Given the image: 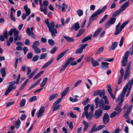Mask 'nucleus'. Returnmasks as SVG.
Returning <instances> with one entry per match:
<instances>
[{
    "label": "nucleus",
    "mask_w": 133,
    "mask_h": 133,
    "mask_svg": "<svg viewBox=\"0 0 133 133\" xmlns=\"http://www.w3.org/2000/svg\"><path fill=\"white\" fill-rule=\"evenodd\" d=\"M117 45V42H115L112 43L111 46V48L112 50H114L116 48Z\"/></svg>",
    "instance_id": "nucleus-34"
},
{
    "label": "nucleus",
    "mask_w": 133,
    "mask_h": 133,
    "mask_svg": "<svg viewBox=\"0 0 133 133\" xmlns=\"http://www.w3.org/2000/svg\"><path fill=\"white\" fill-rule=\"evenodd\" d=\"M10 18L11 20L14 22H15L16 21V19L15 17L13 16L12 12H11L10 13Z\"/></svg>",
    "instance_id": "nucleus-43"
},
{
    "label": "nucleus",
    "mask_w": 133,
    "mask_h": 133,
    "mask_svg": "<svg viewBox=\"0 0 133 133\" xmlns=\"http://www.w3.org/2000/svg\"><path fill=\"white\" fill-rule=\"evenodd\" d=\"M48 43L49 45L51 46L54 45L55 44V43L54 41L52 39H49L48 40Z\"/></svg>",
    "instance_id": "nucleus-49"
},
{
    "label": "nucleus",
    "mask_w": 133,
    "mask_h": 133,
    "mask_svg": "<svg viewBox=\"0 0 133 133\" xmlns=\"http://www.w3.org/2000/svg\"><path fill=\"white\" fill-rule=\"evenodd\" d=\"M76 12L79 17L82 16L83 14V11L81 10H78Z\"/></svg>",
    "instance_id": "nucleus-50"
},
{
    "label": "nucleus",
    "mask_w": 133,
    "mask_h": 133,
    "mask_svg": "<svg viewBox=\"0 0 133 133\" xmlns=\"http://www.w3.org/2000/svg\"><path fill=\"white\" fill-rule=\"evenodd\" d=\"M108 15L107 14L105 15L100 20L99 22V23L101 24L105 21L108 17Z\"/></svg>",
    "instance_id": "nucleus-45"
},
{
    "label": "nucleus",
    "mask_w": 133,
    "mask_h": 133,
    "mask_svg": "<svg viewBox=\"0 0 133 133\" xmlns=\"http://www.w3.org/2000/svg\"><path fill=\"white\" fill-rule=\"evenodd\" d=\"M109 117L108 114L107 113L104 114L103 118V121L104 124H106L109 123Z\"/></svg>",
    "instance_id": "nucleus-11"
},
{
    "label": "nucleus",
    "mask_w": 133,
    "mask_h": 133,
    "mask_svg": "<svg viewBox=\"0 0 133 133\" xmlns=\"http://www.w3.org/2000/svg\"><path fill=\"white\" fill-rule=\"evenodd\" d=\"M45 24L48 26L49 31L50 32L52 36V37H55L56 36V34L57 33V30L54 28L55 26V24L54 22L53 21H52L50 23L49 21L48 18L46 19L45 20Z\"/></svg>",
    "instance_id": "nucleus-2"
},
{
    "label": "nucleus",
    "mask_w": 133,
    "mask_h": 133,
    "mask_svg": "<svg viewBox=\"0 0 133 133\" xmlns=\"http://www.w3.org/2000/svg\"><path fill=\"white\" fill-rule=\"evenodd\" d=\"M53 60V59H51L50 61H48L42 67V69H45L47 66L50 64L52 63Z\"/></svg>",
    "instance_id": "nucleus-21"
},
{
    "label": "nucleus",
    "mask_w": 133,
    "mask_h": 133,
    "mask_svg": "<svg viewBox=\"0 0 133 133\" xmlns=\"http://www.w3.org/2000/svg\"><path fill=\"white\" fill-rule=\"evenodd\" d=\"M57 49V47L56 46H55L53 47L51 50L50 53L52 54H54Z\"/></svg>",
    "instance_id": "nucleus-63"
},
{
    "label": "nucleus",
    "mask_w": 133,
    "mask_h": 133,
    "mask_svg": "<svg viewBox=\"0 0 133 133\" xmlns=\"http://www.w3.org/2000/svg\"><path fill=\"white\" fill-rule=\"evenodd\" d=\"M95 104L96 106V108H97L99 104V98H96L95 100Z\"/></svg>",
    "instance_id": "nucleus-54"
},
{
    "label": "nucleus",
    "mask_w": 133,
    "mask_h": 133,
    "mask_svg": "<svg viewBox=\"0 0 133 133\" xmlns=\"http://www.w3.org/2000/svg\"><path fill=\"white\" fill-rule=\"evenodd\" d=\"M130 2V0H128L125 3L121 6V8L122 11H124L128 7V4Z\"/></svg>",
    "instance_id": "nucleus-17"
},
{
    "label": "nucleus",
    "mask_w": 133,
    "mask_h": 133,
    "mask_svg": "<svg viewBox=\"0 0 133 133\" xmlns=\"http://www.w3.org/2000/svg\"><path fill=\"white\" fill-rule=\"evenodd\" d=\"M70 87H67L65 90L61 93V95L62 98L65 96L68 91Z\"/></svg>",
    "instance_id": "nucleus-23"
},
{
    "label": "nucleus",
    "mask_w": 133,
    "mask_h": 133,
    "mask_svg": "<svg viewBox=\"0 0 133 133\" xmlns=\"http://www.w3.org/2000/svg\"><path fill=\"white\" fill-rule=\"evenodd\" d=\"M67 124H68L69 125V128L71 130H72L73 129V124L72 122H71L70 123L69 121H68L67 122Z\"/></svg>",
    "instance_id": "nucleus-59"
},
{
    "label": "nucleus",
    "mask_w": 133,
    "mask_h": 133,
    "mask_svg": "<svg viewBox=\"0 0 133 133\" xmlns=\"http://www.w3.org/2000/svg\"><path fill=\"white\" fill-rule=\"evenodd\" d=\"M48 79L47 77H45L44 78V79L43 80V82L40 85V86L41 87H43L45 85L47 81L48 80Z\"/></svg>",
    "instance_id": "nucleus-40"
},
{
    "label": "nucleus",
    "mask_w": 133,
    "mask_h": 133,
    "mask_svg": "<svg viewBox=\"0 0 133 133\" xmlns=\"http://www.w3.org/2000/svg\"><path fill=\"white\" fill-rule=\"evenodd\" d=\"M19 31L16 30L15 28H14L13 33L15 37L17 36L18 34Z\"/></svg>",
    "instance_id": "nucleus-55"
},
{
    "label": "nucleus",
    "mask_w": 133,
    "mask_h": 133,
    "mask_svg": "<svg viewBox=\"0 0 133 133\" xmlns=\"http://www.w3.org/2000/svg\"><path fill=\"white\" fill-rule=\"evenodd\" d=\"M63 6L62 8V11H65V10L67 8V6H66L65 4L64 3H63L62 4Z\"/></svg>",
    "instance_id": "nucleus-57"
},
{
    "label": "nucleus",
    "mask_w": 133,
    "mask_h": 133,
    "mask_svg": "<svg viewBox=\"0 0 133 133\" xmlns=\"http://www.w3.org/2000/svg\"><path fill=\"white\" fill-rule=\"evenodd\" d=\"M68 65L65 63L64 65L62 66L61 68L60 69V72L64 70Z\"/></svg>",
    "instance_id": "nucleus-47"
},
{
    "label": "nucleus",
    "mask_w": 133,
    "mask_h": 133,
    "mask_svg": "<svg viewBox=\"0 0 133 133\" xmlns=\"http://www.w3.org/2000/svg\"><path fill=\"white\" fill-rule=\"evenodd\" d=\"M20 78V74H19L18 76L16 81H12L9 83V85L8 87L10 88L13 89H15L16 87L15 86H14L15 84H17L19 81Z\"/></svg>",
    "instance_id": "nucleus-5"
},
{
    "label": "nucleus",
    "mask_w": 133,
    "mask_h": 133,
    "mask_svg": "<svg viewBox=\"0 0 133 133\" xmlns=\"http://www.w3.org/2000/svg\"><path fill=\"white\" fill-rule=\"evenodd\" d=\"M3 36L5 38V39L7 38L8 37V31L7 30H6L4 32Z\"/></svg>",
    "instance_id": "nucleus-60"
},
{
    "label": "nucleus",
    "mask_w": 133,
    "mask_h": 133,
    "mask_svg": "<svg viewBox=\"0 0 133 133\" xmlns=\"http://www.w3.org/2000/svg\"><path fill=\"white\" fill-rule=\"evenodd\" d=\"M0 72L2 74V76L3 77H4L6 75L5 68L3 67L1 68L0 69Z\"/></svg>",
    "instance_id": "nucleus-22"
},
{
    "label": "nucleus",
    "mask_w": 133,
    "mask_h": 133,
    "mask_svg": "<svg viewBox=\"0 0 133 133\" xmlns=\"http://www.w3.org/2000/svg\"><path fill=\"white\" fill-rule=\"evenodd\" d=\"M102 29V28H100L98 29L94 34L93 35V37L95 38L96 37L101 31Z\"/></svg>",
    "instance_id": "nucleus-25"
},
{
    "label": "nucleus",
    "mask_w": 133,
    "mask_h": 133,
    "mask_svg": "<svg viewBox=\"0 0 133 133\" xmlns=\"http://www.w3.org/2000/svg\"><path fill=\"white\" fill-rule=\"evenodd\" d=\"M32 48L34 49L35 53L39 54L41 52V51L40 49L38 47H36Z\"/></svg>",
    "instance_id": "nucleus-48"
},
{
    "label": "nucleus",
    "mask_w": 133,
    "mask_h": 133,
    "mask_svg": "<svg viewBox=\"0 0 133 133\" xmlns=\"http://www.w3.org/2000/svg\"><path fill=\"white\" fill-rule=\"evenodd\" d=\"M39 4L40 5V11L42 12H43L44 14L46 15L47 14V12L46 10L47 8L46 7H43V4L42 3V0H39Z\"/></svg>",
    "instance_id": "nucleus-10"
},
{
    "label": "nucleus",
    "mask_w": 133,
    "mask_h": 133,
    "mask_svg": "<svg viewBox=\"0 0 133 133\" xmlns=\"http://www.w3.org/2000/svg\"><path fill=\"white\" fill-rule=\"evenodd\" d=\"M122 11L121 9H119L114 12L112 16L113 17H115L118 16Z\"/></svg>",
    "instance_id": "nucleus-27"
},
{
    "label": "nucleus",
    "mask_w": 133,
    "mask_h": 133,
    "mask_svg": "<svg viewBox=\"0 0 133 133\" xmlns=\"http://www.w3.org/2000/svg\"><path fill=\"white\" fill-rule=\"evenodd\" d=\"M68 50L69 49H68L65 51L64 52H63L60 54L57 58V61H58L62 58L64 56L65 54L67 52Z\"/></svg>",
    "instance_id": "nucleus-18"
},
{
    "label": "nucleus",
    "mask_w": 133,
    "mask_h": 133,
    "mask_svg": "<svg viewBox=\"0 0 133 133\" xmlns=\"http://www.w3.org/2000/svg\"><path fill=\"white\" fill-rule=\"evenodd\" d=\"M116 19V18L115 17L111 18L109 21L105 23V28H108L110 27L111 25L114 24Z\"/></svg>",
    "instance_id": "nucleus-7"
},
{
    "label": "nucleus",
    "mask_w": 133,
    "mask_h": 133,
    "mask_svg": "<svg viewBox=\"0 0 133 133\" xmlns=\"http://www.w3.org/2000/svg\"><path fill=\"white\" fill-rule=\"evenodd\" d=\"M69 100L70 101L72 102H77L78 101V99L76 98H73L72 97H70L69 98Z\"/></svg>",
    "instance_id": "nucleus-61"
},
{
    "label": "nucleus",
    "mask_w": 133,
    "mask_h": 133,
    "mask_svg": "<svg viewBox=\"0 0 133 133\" xmlns=\"http://www.w3.org/2000/svg\"><path fill=\"white\" fill-rule=\"evenodd\" d=\"M29 79H26V80L25 81L22 85H21V87L19 88V91L23 89L25 85L27 83H28V81H29Z\"/></svg>",
    "instance_id": "nucleus-28"
},
{
    "label": "nucleus",
    "mask_w": 133,
    "mask_h": 133,
    "mask_svg": "<svg viewBox=\"0 0 133 133\" xmlns=\"http://www.w3.org/2000/svg\"><path fill=\"white\" fill-rule=\"evenodd\" d=\"M102 66L100 67L102 69H105L108 67L109 63L106 62H102Z\"/></svg>",
    "instance_id": "nucleus-20"
},
{
    "label": "nucleus",
    "mask_w": 133,
    "mask_h": 133,
    "mask_svg": "<svg viewBox=\"0 0 133 133\" xmlns=\"http://www.w3.org/2000/svg\"><path fill=\"white\" fill-rule=\"evenodd\" d=\"M36 71H34L32 72L30 75H29L27 76L29 77V79H31L33 77Z\"/></svg>",
    "instance_id": "nucleus-62"
},
{
    "label": "nucleus",
    "mask_w": 133,
    "mask_h": 133,
    "mask_svg": "<svg viewBox=\"0 0 133 133\" xmlns=\"http://www.w3.org/2000/svg\"><path fill=\"white\" fill-rule=\"evenodd\" d=\"M85 32V30L84 29H80L78 33L76 36V37H79Z\"/></svg>",
    "instance_id": "nucleus-24"
},
{
    "label": "nucleus",
    "mask_w": 133,
    "mask_h": 133,
    "mask_svg": "<svg viewBox=\"0 0 133 133\" xmlns=\"http://www.w3.org/2000/svg\"><path fill=\"white\" fill-rule=\"evenodd\" d=\"M91 39V36H88L85 37L82 40V43H84L88 40Z\"/></svg>",
    "instance_id": "nucleus-31"
},
{
    "label": "nucleus",
    "mask_w": 133,
    "mask_h": 133,
    "mask_svg": "<svg viewBox=\"0 0 133 133\" xmlns=\"http://www.w3.org/2000/svg\"><path fill=\"white\" fill-rule=\"evenodd\" d=\"M13 41V38L12 37H10L9 38V40H8L6 42V45L8 46L10 45V43H12Z\"/></svg>",
    "instance_id": "nucleus-36"
},
{
    "label": "nucleus",
    "mask_w": 133,
    "mask_h": 133,
    "mask_svg": "<svg viewBox=\"0 0 133 133\" xmlns=\"http://www.w3.org/2000/svg\"><path fill=\"white\" fill-rule=\"evenodd\" d=\"M80 28L79 24L78 22L74 23L71 27L72 30H74L75 31H77Z\"/></svg>",
    "instance_id": "nucleus-12"
},
{
    "label": "nucleus",
    "mask_w": 133,
    "mask_h": 133,
    "mask_svg": "<svg viewBox=\"0 0 133 133\" xmlns=\"http://www.w3.org/2000/svg\"><path fill=\"white\" fill-rule=\"evenodd\" d=\"M24 9L26 11V16L29 15L31 13L30 9L28 8V5H25L24 7Z\"/></svg>",
    "instance_id": "nucleus-15"
},
{
    "label": "nucleus",
    "mask_w": 133,
    "mask_h": 133,
    "mask_svg": "<svg viewBox=\"0 0 133 133\" xmlns=\"http://www.w3.org/2000/svg\"><path fill=\"white\" fill-rule=\"evenodd\" d=\"M129 21H127L123 23L121 25L120 28L119 26L121 24V23L119 22L118 24L116 26L115 32L114 34L115 35H117L119 34L122 31L123 29L128 24Z\"/></svg>",
    "instance_id": "nucleus-4"
},
{
    "label": "nucleus",
    "mask_w": 133,
    "mask_h": 133,
    "mask_svg": "<svg viewBox=\"0 0 133 133\" xmlns=\"http://www.w3.org/2000/svg\"><path fill=\"white\" fill-rule=\"evenodd\" d=\"M83 124L84 125V127L83 128V131H85L88 129L89 127V125L87 122L85 121H83Z\"/></svg>",
    "instance_id": "nucleus-33"
},
{
    "label": "nucleus",
    "mask_w": 133,
    "mask_h": 133,
    "mask_svg": "<svg viewBox=\"0 0 133 133\" xmlns=\"http://www.w3.org/2000/svg\"><path fill=\"white\" fill-rule=\"evenodd\" d=\"M23 50L24 51V54L25 55L26 54L27 52L28 51V49L27 47L25 46L23 48Z\"/></svg>",
    "instance_id": "nucleus-64"
},
{
    "label": "nucleus",
    "mask_w": 133,
    "mask_h": 133,
    "mask_svg": "<svg viewBox=\"0 0 133 133\" xmlns=\"http://www.w3.org/2000/svg\"><path fill=\"white\" fill-rule=\"evenodd\" d=\"M39 44L40 43L38 41H36L33 43L31 47L32 48L37 47L39 45Z\"/></svg>",
    "instance_id": "nucleus-32"
},
{
    "label": "nucleus",
    "mask_w": 133,
    "mask_h": 133,
    "mask_svg": "<svg viewBox=\"0 0 133 133\" xmlns=\"http://www.w3.org/2000/svg\"><path fill=\"white\" fill-rule=\"evenodd\" d=\"M21 122L19 118H18L16 123V127L17 129H18L20 125Z\"/></svg>",
    "instance_id": "nucleus-39"
},
{
    "label": "nucleus",
    "mask_w": 133,
    "mask_h": 133,
    "mask_svg": "<svg viewBox=\"0 0 133 133\" xmlns=\"http://www.w3.org/2000/svg\"><path fill=\"white\" fill-rule=\"evenodd\" d=\"M107 7V6L105 5L101 10L99 9L96 12L92 14L89 18V24L87 26V27H88L89 26L92 21L97 19L98 17V15L101 14L102 12L104 11L106 9Z\"/></svg>",
    "instance_id": "nucleus-3"
},
{
    "label": "nucleus",
    "mask_w": 133,
    "mask_h": 133,
    "mask_svg": "<svg viewBox=\"0 0 133 133\" xmlns=\"http://www.w3.org/2000/svg\"><path fill=\"white\" fill-rule=\"evenodd\" d=\"M83 50L80 47L78 49L75 51V53L77 54H81L83 51Z\"/></svg>",
    "instance_id": "nucleus-53"
},
{
    "label": "nucleus",
    "mask_w": 133,
    "mask_h": 133,
    "mask_svg": "<svg viewBox=\"0 0 133 133\" xmlns=\"http://www.w3.org/2000/svg\"><path fill=\"white\" fill-rule=\"evenodd\" d=\"M39 56L37 55H36L33 57L32 61L33 62H36L38 60V59H39Z\"/></svg>",
    "instance_id": "nucleus-56"
},
{
    "label": "nucleus",
    "mask_w": 133,
    "mask_h": 133,
    "mask_svg": "<svg viewBox=\"0 0 133 133\" xmlns=\"http://www.w3.org/2000/svg\"><path fill=\"white\" fill-rule=\"evenodd\" d=\"M118 114V112L116 111H113L110 115V117L111 118H113L115 117Z\"/></svg>",
    "instance_id": "nucleus-51"
},
{
    "label": "nucleus",
    "mask_w": 133,
    "mask_h": 133,
    "mask_svg": "<svg viewBox=\"0 0 133 133\" xmlns=\"http://www.w3.org/2000/svg\"><path fill=\"white\" fill-rule=\"evenodd\" d=\"M49 4V2L48 0H45L43 2V6H44V7H46L48 6Z\"/></svg>",
    "instance_id": "nucleus-52"
},
{
    "label": "nucleus",
    "mask_w": 133,
    "mask_h": 133,
    "mask_svg": "<svg viewBox=\"0 0 133 133\" xmlns=\"http://www.w3.org/2000/svg\"><path fill=\"white\" fill-rule=\"evenodd\" d=\"M96 124H94L92 127L90 131L88 133H92L93 132H96L98 131L97 129V128H96Z\"/></svg>",
    "instance_id": "nucleus-29"
},
{
    "label": "nucleus",
    "mask_w": 133,
    "mask_h": 133,
    "mask_svg": "<svg viewBox=\"0 0 133 133\" xmlns=\"http://www.w3.org/2000/svg\"><path fill=\"white\" fill-rule=\"evenodd\" d=\"M104 49L103 46H102L99 48L96 51L95 55L99 54Z\"/></svg>",
    "instance_id": "nucleus-38"
},
{
    "label": "nucleus",
    "mask_w": 133,
    "mask_h": 133,
    "mask_svg": "<svg viewBox=\"0 0 133 133\" xmlns=\"http://www.w3.org/2000/svg\"><path fill=\"white\" fill-rule=\"evenodd\" d=\"M12 90L8 87L7 89L6 90V91L5 93V96H7L8 94Z\"/></svg>",
    "instance_id": "nucleus-58"
},
{
    "label": "nucleus",
    "mask_w": 133,
    "mask_h": 133,
    "mask_svg": "<svg viewBox=\"0 0 133 133\" xmlns=\"http://www.w3.org/2000/svg\"><path fill=\"white\" fill-rule=\"evenodd\" d=\"M131 73L130 70L126 69V71L124 75V79L125 80L127 79H129V76Z\"/></svg>",
    "instance_id": "nucleus-13"
},
{
    "label": "nucleus",
    "mask_w": 133,
    "mask_h": 133,
    "mask_svg": "<svg viewBox=\"0 0 133 133\" xmlns=\"http://www.w3.org/2000/svg\"><path fill=\"white\" fill-rule=\"evenodd\" d=\"M74 59V58L70 57L68 59L65 63L68 65L70 63L73 61Z\"/></svg>",
    "instance_id": "nucleus-46"
},
{
    "label": "nucleus",
    "mask_w": 133,
    "mask_h": 133,
    "mask_svg": "<svg viewBox=\"0 0 133 133\" xmlns=\"http://www.w3.org/2000/svg\"><path fill=\"white\" fill-rule=\"evenodd\" d=\"M26 103V100L24 99H23L21 100L20 104V107H22L25 105Z\"/></svg>",
    "instance_id": "nucleus-41"
},
{
    "label": "nucleus",
    "mask_w": 133,
    "mask_h": 133,
    "mask_svg": "<svg viewBox=\"0 0 133 133\" xmlns=\"http://www.w3.org/2000/svg\"><path fill=\"white\" fill-rule=\"evenodd\" d=\"M90 61L91 62L93 67H95L96 66H98L99 65L98 62L97 61L94 60L92 57L90 58L89 60H88V61L89 62Z\"/></svg>",
    "instance_id": "nucleus-16"
},
{
    "label": "nucleus",
    "mask_w": 133,
    "mask_h": 133,
    "mask_svg": "<svg viewBox=\"0 0 133 133\" xmlns=\"http://www.w3.org/2000/svg\"><path fill=\"white\" fill-rule=\"evenodd\" d=\"M105 94V91L104 90H100V91L99 92V96L102 97L104 96H105L104 95Z\"/></svg>",
    "instance_id": "nucleus-44"
},
{
    "label": "nucleus",
    "mask_w": 133,
    "mask_h": 133,
    "mask_svg": "<svg viewBox=\"0 0 133 133\" xmlns=\"http://www.w3.org/2000/svg\"><path fill=\"white\" fill-rule=\"evenodd\" d=\"M37 99V97L36 96H34L29 99V102H31L34 101Z\"/></svg>",
    "instance_id": "nucleus-42"
},
{
    "label": "nucleus",
    "mask_w": 133,
    "mask_h": 133,
    "mask_svg": "<svg viewBox=\"0 0 133 133\" xmlns=\"http://www.w3.org/2000/svg\"><path fill=\"white\" fill-rule=\"evenodd\" d=\"M61 105H57L55 104H53L52 108H53L52 111L54 112L55 111L59 110L60 109Z\"/></svg>",
    "instance_id": "nucleus-19"
},
{
    "label": "nucleus",
    "mask_w": 133,
    "mask_h": 133,
    "mask_svg": "<svg viewBox=\"0 0 133 133\" xmlns=\"http://www.w3.org/2000/svg\"><path fill=\"white\" fill-rule=\"evenodd\" d=\"M44 71H40L39 73L37 74L34 77V80L36 79L39 77L44 72Z\"/></svg>",
    "instance_id": "nucleus-37"
},
{
    "label": "nucleus",
    "mask_w": 133,
    "mask_h": 133,
    "mask_svg": "<svg viewBox=\"0 0 133 133\" xmlns=\"http://www.w3.org/2000/svg\"><path fill=\"white\" fill-rule=\"evenodd\" d=\"M133 84V77L131 80H129L124 87L121 94H120L118 96L117 100V102L119 101L120 100L121 101L119 102L117 106L115 109V110L118 112V113L119 114L122 110L121 107L123 101V98L125 94L127 89H128L126 97H127L129 96L131 89V87Z\"/></svg>",
    "instance_id": "nucleus-1"
},
{
    "label": "nucleus",
    "mask_w": 133,
    "mask_h": 133,
    "mask_svg": "<svg viewBox=\"0 0 133 133\" xmlns=\"http://www.w3.org/2000/svg\"><path fill=\"white\" fill-rule=\"evenodd\" d=\"M132 107V105H130L127 109L123 117L126 119H128L129 118V115L130 112Z\"/></svg>",
    "instance_id": "nucleus-9"
},
{
    "label": "nucleus",
    "mask_w": 133,
    "mask_h": 133,
    "mask_svg": "<svg viewBox=\"0 0 133 133\" xmlns=\"http://www.w3.org/2000/svg\"><path fill=\"white\" fill-rule=\"evenodd\" d=\"M34 29V28L33 27H32L30 28V30L29 27L27 28L26 32V34L29 36L32 35H34V34L33 33V31Z\"/></svg>",
    "instance_id": "nucleus-14"
},
{
    "label": "nucleus",
    "mask_w": 133,
    "mask_h": 133,
    "mask_svg": "<svg viewBox=\"0 0 133 133\" xmlns=\"http://www.w3.org/2000/svg\"><path fill=\"white\" fill-rule=\"evenodd\" d=\"M129 53V52L127 51L124 54L122 61V65L123 66H125L127 65Z\"/></svg>",
    "instance_id": "nucleus-6"
},
{
    "label": "nucleus",
    "mask_w": 133,
    "mask_h": 133,
    "mask_svg": "<svg viewBox=\"0 0 133 133\" xmlns=\"http://www.w3.org/2000/svg\"><path fill=\"white\" fill-rule=\"evenodd\" d=\"M102 112V111L101 109L96 110L94 113L93 117L96 119H98L101 116Z\"/></svg>",
    "instance_id": "nucleus-8"
},
{
    "label": "nucleus",
    "mask_w": 133,
    "mask_h": 133,
    "mask_svg": "<svg viewBox=\"0 0 133 133\" xmlns=\"http://www.w3.org/2000/svg\"><path fill=\"white\" fill-rule=\"evenodd\" d=\"M48 55L47 53H42L40 56L39 59L40 60L45 59Z\"/></svg>",
    "instance_id": "nucleus-35"
},
{
    "label": "nucleus",
    "mask_w": 133,
    "mask_h": 133,
    "mask_svg": "<svg viewBox=\"0 0 133 133\" xmlns=\"http://www.w3.org/2000/svg\"><path fill=\"white\" fill-rule=\"evenodd\" d=\"M64 38L68 42H72L74 41L75 40L73 38L67 36H64Z\"/></svg>",
    "instance_id": "nucleus-26"
},
{
    "label": "nucleus",
    "mask_w": 133,
    "mask_h": 133,
    "mask_svg": "<svg viewBox=\"0 0 133 133\" xmlns=\"http://www.w3.org/2000/svg\"><path fill=\"white\" fill-rule=\"evenodd\" d=\"M58 95L57 94H54L51 95L49 97V99L50 101H51L53 99L57 97Z\"/></svg>",
    "instance_id": "nucleus-30"
}]
</instances>
